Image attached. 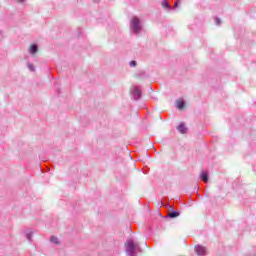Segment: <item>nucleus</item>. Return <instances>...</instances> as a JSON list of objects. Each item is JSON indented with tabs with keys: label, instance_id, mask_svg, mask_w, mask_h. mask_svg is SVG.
<instances>
[{
	"label": "nucleus",
	"instance_id": "obj_1",
	"mask_svg": "<svg viewBox=\"0 0 256 256\" xmlns=\"http://www.w3.org/2000/svg\"><path fill=\"white\" fill-rule=\"evenodd\" d=\"M126 253L129 256H135L137 255V253L141 252V248L139 247V244H137L135 241L133 240H127L126 244Z\"/></svg>",
	"mask_w": 256,
	"mask_h": 256
},
{
	"label": "nucleus",
	"instance_id": "obj_2",
	"mask_svg": "<svg viewBox=\"0 0 256 256\" xmlns=\"http://www.w3.org/2000/svg\"><path fill=\"white\" fill-rule=\"evenodd\" d=\"M130 27L136 35L139 34V31H141V20L134 16L131 20Z\"/></svg>",
	"mask_w": 256,
	"mask_h": 256
},
{
	"label": "nucleus",
	"instance_id": "obj_3",
	"mask_svg": "<svg viewBox=\"0 0 256 256\" xmlns=\"http://www.w3.org/2000/svg\"><path fill=\"white\" fill-rule=\"evenodd\" d=\"M132 95L136 100L141 99V88H139V86H134L132 88Z\"/></svg>",
	"mask_w": 256,
	"mask_h": 256
},
{
	"label": "nucleus",
	"instance_id": "obj_4",
	"mask_svg": "<svg viewBox=\"0 0 256 256\" xmlns=\"http://www.w3.org/2000/svg\"><path fill=\"white\" fill-rule=\"evenodd\" d=\"M195 251L198 256H205L207 253V249L201 245L196 246Z\"/></svg>",
	"mask_w": 256,
	"mask_h": 256
},
{
	"label": "nucleus",
	"instance_id": "obj_5",
	"mask_svg": "<svg viewBox=\"0 0 256 256\" xmlns=\"http://www.w3.org/2000/svg\"><path fill=\"white\" fill-rule=\"evenodd\" d=\"M179 133L185 134L187 133V127H185L184 123H181L178 127H177Z\"/></svg>",
	"mask_w": 256,
	"mask_h": 256
},
{
	"label": "nucleus",
	"instance_id": "obj_6",
	"mask_svg": "<svg viewBox=\"0 0 256 256\" xmlns=\"http://www.w3.org/2000/svg\"><path fill=\"white\" fill-rule=\"evenodd\" d=\"M201 179H202V181H204V183H208V181H209V174H207V172H202Z\"/></svg>",
	"mask_w": 256,
	"mask_h": 256
},
{
	"label": "nucleus",
	"instance_id": "obj_7",
	"mask_svg": "<svg viewBox=\"0 0 256 256\" xmlns=\"http://www.w3.org/2000/svg\"><path fill=\"white\" fill-rule=\"evenodd\" d=\"M185 107V101L182 99L177 100V109H183Z\"/></svg>",
	"mask_w": 256,
	"mask_h": 256
},
{
	"label": "nucleus",
	"instance_id": "obj_8",
	"mask_svg": "<svg viewBox=\"0 0 256 256\" xmlns=\"http://www.w3.org/2000/svg\"><path fill=\"white\" fill-rule=\"evenodd\" d=\"M168 217L175 219V217H179V212H169Z\"/></svg>",
	"mask_w": 256,
	"mask_h": 256
},
{
	"label": "nucleus",
	"instance_id": "obj_9",
	"mask_svg": "<svg viewBox=\"0 0 256 256\" xmlns=\"http://www.w3.org/2000/svg\"><path fill=\"white\" fill-rule=\"evenodd\" d=\"M50 241H51V243H54L55 245L59 244V239H57V237H55V236H52L50 238Z\"/></svg>",
	"mask_w": 256,
	"mask_h": 256
},
{
	"label": "nucleus",
	"instance_id": "obj_10",
	"mask_svg": "<svg viewBox=\"0 0 256 256\" xmlns=\"http://www.w3.org/2000/svg\"><path fill=\"white\" fill-rule=\"evenodd\" d=\"M37 52V45L33 44L30 48V53L35 54Z\"/></svg>",
	"mask_w": 256,
	"mask_h": 256
},
{
	"label": "nucleus",
	"instance_id": "obj_11",
	"mask_svg": "<svg viewBox=\"0 0 256 256\" xmlns=\"http://www.w3.org/2000/svg\"><path fill=\"white\" fill-rule=\"evenodd\" d=\"M162 6H163V7H166V9H169V7H171V6L169 5V3H167V1H165V0L162 2Z\"/></svg>",
	"mask_w": 256,
	"mask_h": 256
},
{
	"label": "nucleus",
	"instance_id": "obj_12",
	"mask_svg": "<svg viewBox=\"0 0 256 256\" xmlns=\"http://www.w3.org/2000/svg\"><path fill=\"white\" fill-rule=\"evenodd\" d=\"M137 66V62L135 60H132L130 62V67H136Z\"/></svg>",
	"mask_w": 256,
	"mask_h": 256
},
{
	"label": "nucleus",
	"instance_id": "obj_13",
	"mask_svg": "<svg viewBox=\"0 0 256 256\" xmlns=\"http://www.w3.org/2000/svg\"><path fill=\"white\" fill-rule=\"evenodd\" d=\"M216 25H221V20L219 18H215Z\"/></svg>",
	"mask_w": 256,
	"mask_h": 256
},
{
	"label": "nucleus",
	"instance_id": "obj_14",
	"mask_svg": "<svg viewBox=\"0 0 256 256\" xmlns=\"http://www.w3.org/2000/svg\"><path fill=\"white\" fill-rule=\"evenodd\" d=\"M28 67H29V69H30L31 71H35V68L33 67V64H29Z\"/></svg>",
	"mask_w": 256,
	"mask_h": 256
},
{
	"label": "nucleus",
	"instance_id": "obj_15",
	"mask_svg": "<svg viewBox=\"0 0 256 256\" xmlns=\"http://www.w3.org/2000/svg\"><path fill=\"white\" fill-rule=\"evenodd\" d=\"M174 7H179V0H176V1H175Z\"/></svg>",
	"mask_w": 256,
	"mask_h": 256
},
{
	"label": "nucleus",
	"instance_id": "obj_16",
	"mask_svg": "<svg viewBox=\"0 0 256 256\" xmlns=\"http://www.w3.org/2000/svg\"><path fill=\"white\" fill-rule=\"evenodd\" d=\"M28 239H31V235H28Z\"/></svg>",
	"mask_w": 256,
	"mask_h": 256
}]
</instances>
